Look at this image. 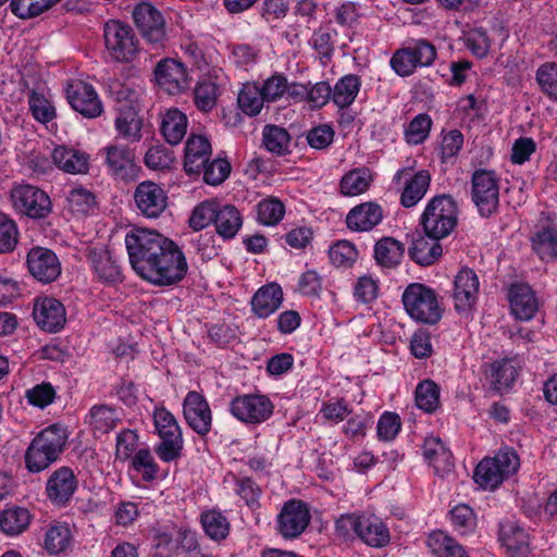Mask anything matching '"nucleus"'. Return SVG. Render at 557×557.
I'll list each match as a JSON object with an SVG mask.
<instances>
[{
    "mask_svg": "<svg viewBox=\"0 0 557 557\" xmlns=\"http://www.w3.org/2000/svg\"><path fill=\"white\" fill-rule=\"evenodd\" d=\"M66 200L71 211L78 214H87L92 211L96 206L95 195L82 187L71 189Z\"/></svg>",
    "mask_w": 557,
    "mask_h": 557,
    "instance_id": "13d9d810",
    "label": "nucleus"
},
{
    "mask_svg": "<svg viewBox=\"0 0 557 557\" xmlns=\"http://www.w3.org/2000/svg\"><path fill=\"white\" fill-rule=\"evenodd\" d=\"M37 325L49 333L60 331L65 322V308L61 301L52 297L39 298L33 309Z\"/></svg>",
    "mask_w": 557,
    "mask_h": 557,
    "instance_id": "412c9836",
    "label": "nucleus"
},
{
    "mask_svg": "<svg viewBox=\"0 0 557 557\" xmlns=\"http://www.w3.org/2000/svg\"><path fill=\"white\" fill-rule=\"evenodd\" d=\"M534 251L544 261L554 260L557 257V228L543 227L532 237Z\"/></svg>",
    "mask_w": 557,
    "mask_h": 557,
    "instance_id": "37998d69",
    "label": "nucleus"
},
{
    "mask_svg": "<svg viewBox=\"0 0 557 557\" xmlns=\"http://www.w3.org/2000/svg\"><path fill=\"white\" fill-rule=\"evenodd\" d=\"M134 201L138 211L149 219L159 218L168 207L166 193L152 181H144L137 185Z\"/></svg>",
    "mask_w": 557,
    "mask_h": 557,
    "instance_id": "f3484780",
    "label": "nucleus"
},
{
    "mask_svg": "<svg viewBox=\"0 0 557 557\" xmlns=\"http://www.w3.org/2000/svg\"><path fill=\"white\" fill-rule=\"evenodd\" d=\"M404 245L393 237H382L374 246V259L383 268H395L404 256Z\"/></svg>",
    "mask_w": 557,
    "mask_h": 557,
    "instance_id": "72a5a7b5",
    "label": "nucleus"
},
{
    "mask_svg": "<svg viewBox=\"0 0 557 557\" xmlns=\"http://www.w3.org/2000/svg\"><path fill=\"white\" fill-rule=\"evenodd\" d=\"M416 404L425 412H434L440 406V387L432 380H424L416 388Z\"/></svg>",
    "mask_w": 557,
    "mask_h": 557,
    "instance_id": "49530a36",
    "label": "nucleus"
},
{
    "mask_svg": "<svg viewBox=\"0 0 557 557\" xmlns=\"http://www.w3.org/2000/svg\"><path fill=\"white\" fill-rule=\"evenodd\" d=\"M536 82L543 92L557 100V64L555 62H546L537 69Z\"/></svg>",
    "mask_w": 557,
    "mask_h": 557,
    "instance_id": "052dcab7",
    "label": "nucleus"
},
{
    "mask_svg": "<svg viewBox=\"0 0 557 557\" xmlns=\"http://www.w3.org/2000/svg\"><path fill=\"white\" fill-rule=\"evenodd\" d=\"M432 120L426 113H420L412 119L405 131V138L408 144H422L431 131Z\"/></svg>",
    "mask_w": 557,
    "mask_h": 557,
    "instance_id": "5fc2aeb1",
    "label": "nucleus"
},
{
    "mask_svg": "<svg viewBox=\"0 0 557 557\" xmlns=\"http://www.w3.org/2000/svg\"><path fill=\"white\" fill-rule=\"evenodd\" d=\"M104 45L110 58L119 63H129L139 52V40L134 29L120 21L110 20L103 28Z\"/></svg>",
    "mask_w": 557,
    "mask_h": 557,
    "instance_id": "423d86ee",
    "label": "nucleus"
},
{
    "mask_svg": "<svg viewBox=\"0 0 557 557\" xmlns=\"http://www.w3.org/2000/svg\"><path fill=\"white\" fill-rule=\"evenodd\" d=\"M132 465L137 472H141L145 481L150 482L156 479L159 468L149 449H139L133 457Z\"/></svg>",
    "mask_w": 557,
    "mask_h": 557,
    "instance_id": "0e129e2a",
    "label": "nucleus"
},
{
    "mask_svg": "<svg viewBox=\"0 0 557 557\" xmlns=\"http://www.w3.org/2000/svg\"><path fill=\"white\" fill-rule=\"evenodd\" d=\"M471 199L481 216L490 218L499 207V180L495 171L478 169L471 176Z\"/></svg>",
    "mask_w": 557,
    "mask_h": 557,
    "instance_id": "0eeeda50",
    "label": "nucleus"
},
{
    "mask_svg": "<svg viewBox=\"0 0 557 557\" xmlns=\"http://www.w3.org/2000/svg\"><path fill=\"white\" fill-rule=\"evenodd\" d=\"M283 301V292L280 285L272 283L259 288L251 299L253 313L261 319L275 312Z\"/></svg>",
    "mask_w": 557,
    "mask_h": 557,
    "instance_id": "393cba45",
    "label": "nucleus"
},
{
    "mask_svg": "<svg viewBox=\"0 0 557 557\" xmlns=\"http://www.w3.org/2000/svg\"><path fill=\"white\" fill-rule=\"evenodd\" d=\"M203 181L212 186L222 184L231 173V164L226 159H214L202 168Z\"/></svg>",
    "mask_w": 557,
    "mask_h": 557,
    "instance_id": "bf43d9fd",
    "label": "nucleus"
},
{
    "mask_svg": "<svg viewBox=\"0 0 557 557\" xmlns=\"http://www.w3.org/2000/svg\"><path fill=\"white\" fill-rule=\"evenodd\" d=\"M236 493L246 505L252 509L260 506L259 499L262 494L261 487L250 478H240L236 480Z\"/></svg>",
    "mask_w": 557,
    "mask_h": 557,
    "instance_id": "338daca9",
    "label": "nucleus"
},
{
    "mask_svg": "<svg viewBox=\"0 0 557 557\" xmlns=\"http://www.w3.org/2000/svg\"><path fill=\"white\" fill-rule=\"evenodd\" d=\"M436 58L435 47L426 40L398 49L391 59L392 69L399 76L411 75L418 66H430Z\"/></svg>",
    "mask_w": 557,
    "mask_h": 557,
    "instance_id": "9d476101",
    "label": "nucleus"
},
{
    "mask_svg": "<svg viewBox=\"0 0 557 557\" xmlns=\"http://www.w3.org/2000/svg\"><path fill=\"white\" fill-rule=\"evenodd\" d=\"M519 457L512 449L499 450L493 458H484L476 466L473 479L484 490H494L519 469Z\"/></svg>",
    "mask_w": 557,
    "mask_h": 557,
    "instance_id": "39448f33",
    "label": "nucleus"
},
{
    "mask_svg": "<svg viewBox=\"0 0 557 557\" xmlns=\"http://www.w3.org/2000/svg\"><path fill=\"white\" fill-rule=\"evenodd\" d=\"M517 374L518 371L512 361L503 359L494 361L491 364L487 377L495 391L503 392L511 386Z\"/></svg>",
    "mask_w": 557,
    "mask_h": 557,
    "instance_id": "58836bf2",
    "label": "nucleus"
},
{
    "mask_svg": "<svg viewBox=\"0 0 557 557\" xmlns=\"http://www.w3.org/2000/svg\"><path fill=\"white\" fill-rule=\"evenodd\" d=\"M183 413L187 424L201 436L211 430L212 413L203 395L196 391L188 392L183 404Z\"/></svg>",
    "mask_w": 557,
    "mask_h": 557,
    "instance_id": "6ab92c4d",
    "label": "nucleus"
},
{
    "mask_svg": "<svg viewBox=\"0 0 557 557\" xmlns=\"http://www.w3.org/2000/svg\"><path fill=\"white\" fill-rule=\"evenodd\" d=\"M26 265L29 274L44 284L54 282L61 274V262L49 248L36 246L29 249Z\"/></svg>",
    "mask_w": 557,
    "mask_h": 557,
    "instance_id": "4468645a",
    "label": "nucleus"
},
{
    "mask_svg": "<svg viewBox=\"0 0 557 557\" xmlns=\"http://www.w3.org/2000/svg\"><path fill=\"white\" fill-rule=\"evenodd\" d=\"M218 99V85L211 81L199 82L194 90V102L202 112L211 111Z\"/></svg>",
    "mask_w": 557,
    "mask_h": 557,
    "instance_id": "603ef678",
    "label": "nucleus"
},
{
    "mask_svg": "<svg viewBox=\"0 0 557 557\" xmlns=\"http://www.w3.org/2000/svg\"><path fill=\"white\" fill-rule=\"evenodd\" d=\"M230 411L242 422L257 424L271 417L273 404L267 396L245 394L231 401Z\"/></svg>",
    "mask_w": 557,
    "mask_h": 557,
    "instance_id": "f8f14e48",
    "label": "nucleus"
},
{
    "mask_svg": "<svg viewBox=\"0 0 557 557\" xmlns=\"http://www.w3.org/2000/svg\"><path fill=\"white\" fill-rule=\"evenodd\" d=\"M154 426L160 438L181 436V428L175 417L165 408H157L153 413Z\"/></svg>",
    "mask_w": 557,
    "mask_h": 557,
    "instance_id": "4d7b16f0",
    "label": "nucleus"
},
{
    "mask_svg": "<svg viewBox=\"0 0 557 557\" xmlns=\"http://www.w3.org/2000/svg\"><path fill=\"white\" fill-rule=\"evenodd\" d=\"M237 101L244 113L255 116L259 114L265 100L260 91V87L255 84H247L239 91Z\"/></svg>",
    "mask_w": 557,
    "mask_h": 557,
    "instance_id": "de8ad7c7",
    "label": "nucleus"
},
{
    "mask_svg": "<svg viewBox=\"0 0 557 557\" xmlns=\"http://www.w3.org/2000/svg\"><path fill=\"white\" fill-rule=\"evenodd\" d=\"M450 520L454 528L460 534L472 532L476 525L475 513L473 509L466 504H459L450 510Z\"/></svg>",
    "mask_w": 557,
    "mask_h": 557,
    "instance_id": "6e6d98bb",
    "label": "nucleus"
},
{
    "mask_svg": "<svg viewBox=\"0 0 557 557\" xmlns=\"http://www.w3.org/2000/svg\"><path fill=\"white\" fill-rule=\"evenodd\" d=\"M499 541L508 557H530L529 533L516 521L508 520L499 527Z\"/></svg>",
    "mask_w": 557,
    "mask_h": 557,
    "instance_id": "4be33fe9",
    "label": "nucleus"
},
{
    "mask_svg": "<svg viewBox=\"0 0 557 557\" xmlns=\"http://www.w3.org/2000/svg\"><path fill=\"white\" fill-rule=\"evenodd\" d=\"M119 421L116 410L108 405H95L89 411V423L95 431L100 433L110 432Z\"/></svg>",
    "mask_w": 557,
    "mask_h": 557,
    "instance_id": "c03bdc74",
    "label": "nucleus"
},
{
    "mask_svg": "<svg viewBox=\"0 0 557 557\" xmlns=\"http://www.w3.org/2000/svg\"><path fill=\"white\" fill-rule=\"evenodd\" d=\"M329 256L336 267H349L358 258L356 247L348 240H339L329 250Z\"/></svg>",
    "mask_w": 557,
    "mask_h": 557,
    "instance_id": "680f3d73",
    "label": "nucleus"
},
{
    "mask_svg": "<svg viewBox=\"0 0 557 557\" xmlns=\"http://www.w3.org/2000/svg\"><path fill=\"white\" fill-rule=\"evenodd\" d=\"M117 111L114 124L119 135L129 143H138L143 136V119L135 108L119 107Z\"/></svg>",
    "mask_w": 557,
    "mask_h": 557,
    "instance_id": "2f4dec72",
    "label": "nucleus"
},
{
    "mask_svg": "<svg viewBox=\"0 0 557 557\" xmlns=\"http://www.w3.org/2000/svg\"><path fill=\"white\" fill-rule=\"evenodd\" d=\"M383 220V209L374 201L355 206L346 215V225L352 232H369Z\"/></svg>",
    "mask_w": 557,
    "mask_h": 557,
    "instance_id": "5701e85b",
    "label": "nucleus"
},
{
    "mask_svg": "<svg viewBox=\"0 0 557 557\" xmlns=\"http://www.w3.org/2000/svg\"><path fill=\"white\" fill-rule=\"evenodd\" d=\"M205 532L213 540H223L230 532V523L224 515L216 510H209L201 515Z\"/></svg>",
    "mask_w": 557,
    "mask_h": 557,
    "instance_id": "8fccbe9b",
    "label": "nucleus"
},
{
    "mask_svg": "<svg viewBox=\"0 0 557 557\" xmlns=\"http://www.w3.org/2000/svg\"><path fill=\"white\" fill-rule=\"evenodd\" d=\"M211 144L202 135H190L185 146L184 169L188 174H199L211 156Z\"/></svg>",
    "mask_w": 557,
    "mask_h": 557,
    "instance_id": "b1692460",
    "label": "nucleus"
},
{
    "mask_svg": "<svg viewBox=\"0 0 557 557\" xmlns=\"http://www.w3.org/2000/svg\"><path fill=\"white\" fill-rule=\"evenodd\" d=\"M480 289V282L476 273L462 268L454 281L453 300L455 310L459 314H470L475 307Z\"/></svg>",
    "mask_w": 557,
    "mask_h": 557,
    "instance_id": "2eb2a0df",
    "label": "nucleus"
},
{
    "mask_svg": "<svg viewBox=\"0 0 557 557\" xmlns=\"http://www.w3.org/2000/svg\"><path fill=\"white\" fill-rule=\"evenodd\" d=\"M360 86L361 83L357 75L349 74L343 76L332 88L333 102L342 109L351 106L360 90Z\"/></svg>",
    "mask_w": 557,
    "mask_h": 557,
    "instance_id": "a19ab883",
    "label": "nucleus"
},
{
    "mask_svg": "<svg viewBox=\"0 0 557 557\" xmlns=\"http://www.w3.org/2000/svg\"><path fill=\"white\" fill-rule=\"evenodd\" d=\"M258 221L263 225H276L285 214V206L274 197L262 199L257 205Z\"/></svg>",
    "mask_w": 557,
    "mask_h": 557,
    "instance_id": "09e8293b",
    "label": "nucleus"
},
{
    "mask_svg": "<svg viewBox=\"0 0 557 557\" xmlns=\"http://www.w3.org/2000/svg\"><path fill=\"white\" fill-rule=\"evenodd\" d=\"M262 143L265 149L277 156L289 153L290 136L277 125H265L262 132Z\"/></svg>",
    "mask_w": 557,
    "mask_h": 557,
    "instance_id": "79ce46f5",
    "label": "nucleus"
},
{
    "mask_svg": "<svg viewBox=\"0 0 557 557\" xmlns=\"http://www.w3.org/2000/svg\"><path fill=\"white\" fill-rule=\"evenodd\" d=\"M358 537L367 545L375 548L386 546L391 541L386 524L374 516L361 515Z\"/></svg>",
    "mask_w": 557,
    "mask_h": 557,
    "instance_id": "bb28decb",
    "label": "nucleus"
},
{
    "mask_svg": "<svg viewBox=\"0 0 557 557\" xmlns=\"http://www.w3.org/2000/svg\"><path fill=\"white\" fill-rule=\"evenodd\" d=\"M89 260L99 281L107 284L122 282L120 265L113 259L109 250H92L89 253Z\"/></svg>",
    "mask_w": 557,
    "mask_h": 557,
    "instance_id": "cd10ccee",
    "label": "nucleus"
},
{
    "mask_svg": "<svg viewBox=\"0 0 557 557\" xmlns=\"http://www.w3.org/2000/svg\"><path fill=\"white\" fill-rule=\"evenodd\" d=\"M310 521L308 505L300 499H289L276 517V531L283 539L294 540L306 531Z\"/></svg>",
    "mask_w": 557,
    "mask_h": 557,
    "instance_id": "9b49d317",
    "label": "nucleus"
},
{
    "mask_svg": "<svg viewBox=\"0 0 557 557\" xmlns=\"http://www.w3.org/2000/svg\"><path fill=\"white\" fill-rule=\"evenodd\" d=\"M458 207L455 199L447 194L433 197L420 218L424 235L434 239L447 237L456 227Z\"/></svg>",
    "mask_w": 557,
    "mask_h": 557,
    "instance_id": "7ed1b4c3",
    "label": "nucleus"
},
{
    "mask_svg": "<svg viewBox=\"0 0 557 557\" xmlns=\"http://www.w3.org/2000/svg\"><path fill=\"white\" fill-rule=\"evenodd\" d=\"M406 312L413 320L424 324H436L442 318L435 292L424 284H409L401 297Z\"/></svg>",
    "mask_w": 557,
    "mask_h": 557,
    "instance_id": "20e7f679",
    "label": "nucleus"
},
{
    "mask_svg": "<svg viewBox=\"0 0 557 557\" xmlns=\"http://www.w3.org/2000/svg\"><path fill=\"white\" fill-rule=\"evenodd\" d=\"M26 398L33 406L45 408L55 398V391L50 383L42 382L26 391Z\"/></svg>",
    "mask_w": 557,
    "mask_h": 557,
    "instance_id": "774afa93",
    "label": "nucleus"
},
{
    "mask_svg": "<svg viewBox=\"0 0 557 557\" xmlns=\"http://www.w3.org/2000/svg\"><path fill=\"white\" fill-rule=\"evenodd\" d=\"M431 184V174L426 170H420L406 181L401 195L400 205L404 208H412L425 196Z\"/></svg>",
    "mask_w": 557,
    "mask_h": 557,
    "instance_id": "7c9ffc66",
    "label": "nucleus"
},
{
    "mask_svg": "<svg viewBox=\"0 0 557 557\" xmlns=\"http://www.w3.org/2000/svg\"><path fill=\"white\" fill-rule=\"evenodd\" d=\"M66 99L73 110L84 117L95 119L102 111V103L95 88L82 81L70 84L66 88Z\"/></svg>",
    "mask_w": 557,
    "mask_h": 557,
    "instance_id": "aec40b11",
    "label": "nucleus"
},
{
    "mask_svg": "<svg viewBox=\"0 0 557 557\" xmlns=\"http://www.w3.org/2000/svg\"><path fill=\"white\" fill-rule=\"evenodd\" d=\"M219 202L206 200L199 203L193 210L189 218V226L195 231H200L211 223L215 222Z\"/></svg>",
    "mask_w": 557,
    "mask_h": 557,
    "instance_id": "864d4df0",
    "label": "nucleus"
},
{
    "mask_svg": "<svg viewBox=\"0 0 557 557\" xmlns=\"http://www.w3.org/2000/svg\"><path fill=\"white\" fill-rule=\"evenodd\" d=\"M67 441L64 428L52 424L39 432L25 453L28 471L37 473L47 469L64 450Z\"/></svg>",
    "mask_w": 557,
    "mask_h": 557,
    "instance_id": "f03ea898",
    "label": "nucleus"
},
{
    "mask_svg": "<svg viewBox=\"0 0 557 557\" xmlns=\"http://www.w3.org/2000/svg\"><path fill=\"white\" fill-rule=\"evenodd\" d=\"M509 301L517 319L530 320L537 310V301L529 285L516 284L510 287Z\"/></svg>",
    "mask_w": 557,
    "mask_h": 557,
    "instance_id": "a878e982",
    "label": "nucleus"
},
{
    "mask_svg": "<svg viewBox=\"0 0 557 557\" xmlns=\"http://www.w3.org/2000/svg\"><path fill=\"white\" fill-rule=\"evenodd\" d=\"M52 160L54 164L71 174H84L88 172L89 156L86 152L59 146L53 149Z\"/></svg>",
    "mask_w": 557,
    "mask_h": 557,
    "instance_id": "c85d7f7f",
    "label": "nucleus"
},
{
    "mask_svg": "<svg viewBox=\"0 0 557 557\" xmlns=\"http://www.w3.org/2000/svg\"><path fill=\"white\" fill-rule=\"evenodd\" d=\"M78 487V480L70 467H60L47 480L46 495L57 507L69 505Z\"/></svg>",
    "mask_w": 557,
    "mask_h": 557,
    "instance_id": "dca6fc26",
    "label": "nucleus"
},
{
    "mask_svg": "<svg viewBox=\"0 0 557 557\" xmlns=\"http://www.w3.org/2000/svg\"><path fill=\"white\" fill-rule=\"evenodd\" d=\"M28 103L33 116L38 122L48 123L55 117L54 107L44 95L32 91Z\"/></svg>",
    "mask_w": 557,
    "mask_h": 557,
    "instance_id": "e2e57ef3",
    "label": "nucleus"
},
{
    "mask_svg": "<svg viewBox=\"0 0 557 557\" xmlns=\"http://www.w3.org/2000/svg\"><path fill=\"white\" fill-rule=\"evenodd\" d=\"M161 134L165 141L175 146L182 141L187 131V117L178 109H169L161 120Z\"/></svg>",
    "mask_w": 557,
    "mask_h": 557,
    "instance_id": "473e14b6",
    "label": "nucleus"
},
{
    "mask_svg": "<svg viewBox=\"0 0 557 557\" xmlns=\"http://www.w3.org/2000/svg\"><path fill=\"white\" fill-rule=\"evenodd\" d=\"M125 245L134 271L151 284L171 286L186 276L188 264L184 252L159 232L137 228L126 235Z\"/></svg>",
    "mask_w": 557,
    "mask_h": 557,
    "instance_id": "f257e3e1",
    "label": "nucleus"
},
{
    "mask_svg": "<svg viewBox=\"0 0 557 557\" xmlns=\"http://www.w3.org/2000/svg\"><path fill=\"white\" fill-rule=\"evenodd\" d=\"M45 548L49 554L65 552L72 544V534L67 525H51L45 535Z\"/></svg>",
    "mask_w": 557,
    "mask_h": 557,
    "instance_id": "a18cd8bd",
    "label": "nucleus"
},
{
    "mask_svg": "<svg viewBox=\"0 0 557 557\" xmlns=\"http://www.w3.org/2000/svg\"><path fill=\"white\" fill-rule=\"evenodd\" d=\"M422 454L437 471L449 470L453 467V455L440 437H426L422 445Z\"/></svg>",
    "mask_w": 557,
    "mask_h": 557,
    "instance_id": "c9c22d12",
    "label": "nucleus"
},
{
    "mask_svg": "<svg viewBox=\"0 0 557 557\" xmlns=\"http://www.w3.org/2000/svg\"><path fill=\"white\" fill-rule=\"evenodd\" d=\"M10 198L16 212L32 219H44L52 210L48 194L34 185L25 184L13 187Z\"/></svg>",
    "mask_w": 557,
    "mask_h": 557,
    "instance_id": "6e6552de",
    "label": "nucleus"
},
{
    "mask_svg": "<svg viewBox=\"0 0 557 557\" xmlns=\"http://www.w3.org/2000/svg\"><path fill=\"white\" fill-rule=\"evenodd\" d=\"M106 164L110 174L123 182H133L139 177L141 168L136 162L135 152L127 146L110 145L103 148Z\"/></svg>",
    "mask_w": 557,
    "mask_h": 557,
    "instance_id": "ddd939ff",
    "label": "nucleus"
},
{
    "mask_svg": "<svg viewBox=\"0 0 557 557\" xmlns=\"http://www.w3.org/2000/svg\"><path fill=\"white\" fill-rule=\"evenodd\" d=\"M441 239L418 235L409 247V257L418 264L426 267L433 264L443 253Z\"/></svg>",
    "mask_w": 557,
    "mask_h": 557,
    "instance_id": "c756f323",
    "label": "nucleus"
},
{
    "mask_svg": "<svg viewBox=\"0 0 557 557\" xmlns=\"http://www.w3.org/2000/svg\"><path fill=\"white\" fill-rule=\"evenodd\" d=\"M133 20L143 38L152 47L164 48L166 44L165 21L151 3L141 2L133 10Z\"/></svg>",
    "mask_w": 557,
    "mask_h": 557,
    "instance_id": "1a4fd4ad",
    "label": "nucleus"
},
{
    "mask_svg": "<svg viewBox=\"0 0 557 557\" xmlns=\"http://www.w3.org/2000/svg\"><path fill=\"white\" fill-rule=\"evenodd\" d=\"M17 235L15 222L0 213V253L10 252L15 248Z\"/></svg>",
    "mask_w": 557,
    "mask_h": 557,
    "instance_id": "69168bd1",
    "label": "nucleus"
},
{
    "mask_svg": "<svg viewBox=\"0 0 557 557\" xmlns=\"http://www.w3.org/2000/svg\"><path fill=\"white\" fill-rule=\"evenodd\" d=\"M242 224L240 213L235 206L219 203L214 225L221 237L225 239L233 238L238 233Z\"/></svg>",
    "mask_w": 557,
    "mask_h": 557,
    "instance_id": "f704fd0d",
    "label": "nucleus"
},
{
    "mask_svg": "<svg viewBox=\"0 0 557 557\" xmlns=\"http://www.w3.org/2000/svg\"><path fill=\"white\" fill-rule=\"evenodd\" d=\"M372 177L367 168H357L346 173L339 184L341 193L344 196H358L367 191Z\"/></svg>",
    "mask_w": 557,
    "mask_h": 557,
    "instance_id": "ea45409f",
    "label": "nucleus"
},
{
    "mask_svg": "<svg viewBox=\"0 0 557 557\" xmlns=\"http://www.w3.org/2000/svg\"><path fill=\"white\" fill-rule=\"evenodd\" d=\"M158 85L170 95H177L188 88L189 79L185 65L171 58L160 60L154 69Z\"/></svg>",
    "mask_w": 557,
    "mask_h": 557,
    "instance_id": "a211bd4d",
    "label": "nucleus"
},
{
    "mask_svg": "<svg viewBox=\"0 0 557 557\" xmlns=\"http://www.w3.org/2000/svg\"><path fill=\"white\" fill-rule=\"evenodd\" d=\"M30 522V515L22 507H11L0 512V530L8 535L24 532Z\"/></svg>",
    "mask_w": 557,
    "mask_h": 557,
    "instance_id": "4c0bfd02",
    "label": "nucleus"
},
{
    "mask_svg": "<svg viewBox=\"0 0 557 557\" xmlns=\"http://www.w3.org/2000/svg\"><path fill=\"white\" fill-rule=\"evenodd\" d=\"M426 544L437 557H469L465 548L443 531L432 532Z\"/></svg>",
    "mask_w": 557,
    "mask_h": 557,
    "instance_id": "e433bc0d",
    "label": "nucleus"
},
{
    "mask_svg": "<svg viewBox=\"0 0 557 557\" xmlns=\"http://www.w3.org/2000/svg\"><path fill=\"white\" fill-rule=\"evenodd\" d=\"M49 0H11L10 10L18 18L28 20L51 8Z\"/></svg>",
    "mask_w": 557,
    "mask_h": 557,
    "instance_id": "3c124183",
    "label": "nucleus"
}]
</instances>
